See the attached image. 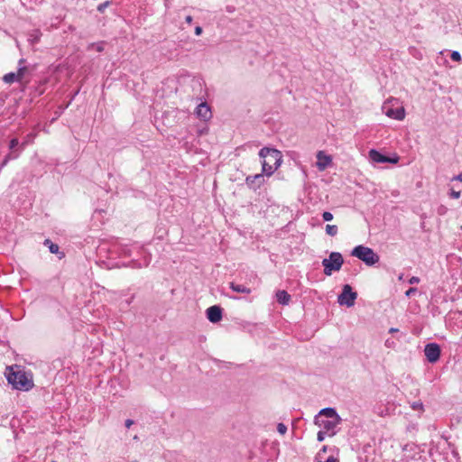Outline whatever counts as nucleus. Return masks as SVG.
Returning a JSON list of instances; mask_svg holds the SVG:
<instances>
[{"instance_id":"nucleus-1","label":"nucleus","mask_w":462,"mask_h":462,"mask_svg":"<svg viewBox=\"0 0 462 462\" xmlns=\"http://www.w3.org/2000/svg\"><path fill=\"white\" fill-rule=\"evenodd\" d=\"M341 418L334 408H324L314 418V423L328 432V437H333L338 430Z\"/></svg>"},{"instance_id":"nucleus-2","label":"nucleus","mask_w":462,"mask_h":462,"mask_svg":"<svg viewBox=\"0 0 462 462\" xmlns=\"http://www.w3.org/2000/svg\"><path fill=\"white\" fill-rule=\"evenodd\" d=\"M259 156L263 158L262 168L263 172L266 176H271L282 161L281 152L273 148H262L259 152Z\"/></svg>"},{"instance_id":"nucleus-3","label":"nucleus","mask_w":462,"mask_h":462,"mask_svg":"<svg viewBox=\"0 0 462 462\" xmlns=\"http://www.w3.org/2000/svg\"><path fill=\"white\" fill-rule=\"evenodd\" d=\"M7 381L14 388L22 391H28L33 386L32 376L20 369L16 371L12 369L7 374Z\"/></svg>"},{"instance_id":"nucleus-4","label":"nucleus","mask_w":462,"mask_h":462,"mask_svg":"<svg viewBox=\"0 0 462 462\" xmlns=\"http://www.w3.org/2000/svg\"><path fill=\"white\" fill-rule=\"evenodd\" d=\"M351 255L358 258L363 261L367 265H374L379 262V255L374 252L373 249L365 246V245H357L356 246L352 252Z\"/></svg>"},{"instance_id":"nucleus-5","label":"nucleus","mask_w":462,"mask_h":462,"mask_svg":"<svg viewBox=\"0 0 462 462\" xmlns=\"http://www.w3.org/2000/svg\"><path fill=\"white\" fill-rule=\"evenodd\" d=\"M344 263L342 254L338 252H332L328 258L322 260V265L324 267V273L327 276L332 274L333 272H337L341 269Z\"/></svg>"},{"instance_id":"nucleus-6","label":"nucleus","mask_w":462,"mask_h":462,"mask_svg":"<svg viewBox=\"0 0 462 462\" xmlns=\"http://www.w3.org/2000/svg\"><path fill=\"white\" fill-rule=\"evenodd\" d=\"M357 298V293L353 291L352 287L349 284H345L342 289V292L337 297V302L341 306L352 307L355 305V301Z\"/></svg>"},{"instance_id":"nucleus-7","label":"nucleus","mask_w":462,"mask_h":462,"mask_svg":"<svg viewBox=\"0 0 462 462\" xmlns=\"http://www.w3.org/2000/svg\"><path fill=\"white\" fill-rule=\"evenodd\" d=\"M424 354H425L427 360L430 363L434 364L439 359L440 347L436 343L427 344L424 348Z\"/></svg>"},{"instance_id":"nucleus-8","label":"nucleus","mask_w":462,"mask_h":462,"mask_svg":"<svg viewBox=\"0 0 462 462\" xmlns=\"http://www.w3.org/2000/svg\"><path fill=\"white\" fill-rule=\"evenodd\" d=\"M369 160L373 163H396L398 162V157H388L380 152L372 149L369 151Z\"/></svg>"},{"instance_id":"nucleus-9","label":"nucleus","mask_w":462,"mask_h":462,"mask_svg":"<svg viewBox=\"0 0 462 462\" xmlns=\"http://www.w3.org/2000/svg\"><path fill=\"white\" fill-rule=\"evenodd\" d=\"M383 111L387 116L391 118H394L397 120H402L404 118V106H400L394 109L389 107L387 105H383Z\"/></svg>"},{"instance_id":"nucleus-10","label":"nucleus","mask_w":462,"mask_h":462,"mask_svg":"<svg viewBox=\"0 0 462 462\" xmlns=\"http://www.w3.org/2000/svg\"><path fill=\"white\" fill-rule=\"evenodd\" d=\"M332 162V158L329 155H327L323 151H319L317 153V168L319 171H322L326 170Z\"/></svg>"},{"instance_id":"nucleus-11","label":"nucleus","mask_w":462,"mask_h":462,"mask_svg":"<svg viewBox=\"0 0 462 462\" xmlns=\"http://www.w3.org/2000/svg\"><path fill=\"white\" fill-rule=\"evenodd\" d=\"M207 318L212 323H217L222 319V310L219 306L214 305L207 310Z\"/></svg>"},{"instance_id":"nucleus-12","label":"nucleus","mask_w":462,"mask_h":462,"mask_svg":"<svg viewBox=\"0 0 462 462\" xmlns=\"http://www.w3.org/2000/svg\"><path fill=\"white\" fill-rule=\"evenodd\" d=\"M196 114L203 120H208L211 117V111L207 103H200L196 109Z\"/></svg>"},{"instance_id":"nucleus-13","label":"nucleus","mask_w":462,"mask_h":462,"mask_svg":"<svg viewBox=\"0 0 462 462\" xmlns=\"http://www.w3.org/2000/svg\"><path fill=\"white\" fill-rule=\"evenodd\" d=\"M245 181L250 188L256 189L263 183L264 178L263 174H255L254 176H248Z\"/></svg>"},{"instance_id":"nucleus-14","label":"nucleus","mask_w":462,"mask_h":462,"mask_svg":"<svg viewBox=\"0 0 462 462\" xmlns=\"http://www.w3.org/2000/svg\"><path fill=\"white\" fill-rule=\"evenodd\" d=\"M411 408L415 412V417L420 418L424 412V406L420 400L411 402Z\"/></svg>"},{"instance_id":"nucleus-15","label":"nucleus","mask_w":462,"mask_h":462,"mask_svg":"<svg viewBox=\"0 0 462 462\" xmlns=\"http://www.w3.org/2000/svg\"><path fill=\"white\" fill-rule=\"evenodd\" d=\"M276 299L280 304L287 305L291 300V295L286 291H278L276 293Z\"/></svg>"},{"instance_id":"nucleus-16","label":"nucleus","mask_w":462,"mask_h":462,"mask_svg":"<svg viewBox=\"0 0 462 462\" xmlns=\"http://www.w3.org/2000/svg\"><path fill=\"white\" fill-rule=\"evenodd\" d=\"M151 259L149 257H144L143 260V263H140L138 261H131L129 262L125 266L134 268V269H139L143 267H147L150 264Z\"/></svg>"},{"instance_id":"nucleus-17","label":"nucleus","mask_w":462,"mask_h":462,"mask_svg":"<svg viewBox=\"0 0 462 462\" xmlns=\"http://www.w3.org/2000/svg\"><path fill=\"white\" fill-rule=\"evenodd\" d=\"M229 287L234 291L238 292V293H245V294L251 293V289L246 287V286H245V285H243V284H237V283H235V282H230L229 283Z\"/></svg>"},{"instance_id":"nucleus-18","label":"nucleus","mask_w":462,"mask_h":462,"mask_svg":"<svg viewBox=\"0 0 462 462\" xmlns=\"http://www.w3.org/2000/svg\"><path fill=\"white\" fill-rule=\"evenodd\" d=\"M41 36H42V32L39 30H32L29 33L28 41L30 42V43L32 45L36 44L39 42Z\"/></svg>"},{"instance_id":"nucleus-19","label":"nucleus","mask_w":462,"mask_h":462,"mask_svg":"<svg viewBox=\"0 0 462 462\" xmlns=\"http://www.w3.org/2000/svg\"><path fill=\"white\" fill-rule=\"evenodd\" d=\"M3 80L7 84H11L15 81H20L21 79H19V75L14 72H10L4 76Z\"/></svg>"},{"instance_id":"nucleus-20","label":"nucleus","mask_w":462,"mask_h":462,"mask_svg":"<svg viewBox=\"0 0 462 462\" xmlns=\"http://www.w3.org/2000/svg\"><path fill=\"white\" fill-rule=\"evenodd\" d=\"M44 245L48 246L51 254H59L60 247L57 244L52 243L50 239H45Z\"/></svg>"},{"instance_id":"nucleus-21","label":"nucleus","mask_w":462,"mask_h":462,"mask_svg":"<svg viewBox=\"0 0 462 462\" xmlns=\"http://www.w3.org/2000/svg\"><path fill=\"white\" fill-rule=\"evenodd\" d=\"M88 51L101 52L104 51V42L91 43L88 46Z\"/></svg>"},{"instance_id":"nucleus-22","label":"nucleus","mask_w":462,"mask_h":462,"mask_svg":"<svg viewBox=\"0 0 462 462\" xmlns=\"http://www.w3.org/2000/svg\"><path fill=\"white\" fill-rule=\"evenodd\" d=\"M338 232V228L335 225H327L326 233L330 236H335Z\"/></svg>"},{"instance_id":"nucleus-23","label":"nucleus","mask_w":462,"mask_h":462,"mask_svg":"<svg viewBox=\"0 0 462 462\" xmlns=\"http://www.w3.org/2000/svg\"><path fill=\"white\" fill-rule=\"evenodd\" d=\"M18 155H19V154H14V153H12V152L8 153V154L5 157V159L3 160V162H2V163H1V165H0V170H1L2 168H4V167L8 163V162H9L10 160L16 159V158L18 157Z\"/></svg>"},{"instance_id":"nucleus-24","label":"nucleus","mask_w":462,"mask_h":462,"mask_svg":"<svg viewBox=\"0 0 462 462\" xmlns=\"http://www.w3.org/2000/svg\"><path fill=\"white\" fill-rule=\"evenodd\" d=\"M24 62V60L23 59H21L19 60V68H18V71H17V75H19V79H22L23 75H24V72L27 70V68L25 66H22V64Z\"/></svg>"},{"instance_id":"nucleus-25","label":"nucleus","mask_w":462,"mask_h":462,"mask_svg":"<svg viewBox=\"0 0 462 462\" xmlns=\"http://www.w3.org/2000/svg\"><path fill=\"white\" fill-rule=\"evenodd\" d=\"M416 295H420V296L421 295V292L417 288L411 287V288L406 290V297L411 298Z\"/></svg>"},{"instance_id":"nucleus-26","label":"nucleus","mask_w":462,"mask_h":462,"mask_svg":"<svg viewBox=\"0 0 462 462\" xmlns=\"http://www.w3.org/2000/svg\"><path fill=\"white\" fill-rule=\"evenodd\" d=\"M34 137H35V134H32V133L28 134L25 136L24 141H23V142L22 143V144H21L22 148H23L26 144H28V143H30L31 142H32V141H33V139H34Z\"/></svg>"},{"instance_id":"nucleus-27","label":"nucleus","mask_w":462,"mask_h":462,"mask_svg":"<svg viewBox=\"0 0 462 462\" xmlns=\"http://www.w3.org/2000/svg\"><path fill=\"white\" fill-rule=\"evenodd\" d=\"M452 60L460 62L462 60V57L457 51H453L450 55Z\"/></svg>"},{"instance_id":"nucleus-28","label":"nucleus","mask_w":462,"mask_h":462,"mask_svg":"<svg viewBox=\"0 0 462 462\" xmlns=\"http://www.w3.org/2000/svg\"><path fill=\"white\" fill-rule=\"evenodd\" d=\"M277 431L281 435H284L287 432V426L283 423H278L277 425Z\"/></svg>"},{"instance_id":"nucleus-29","label":"nucleus","mask_w":462,"mask_h":462,"mask_svg":"<svg viewBox=\"0 0 462 462\" xmlns=\"http://www.w3.org/2000/svg\"><path fill=\"white\" fill-rule=\"evenodd\" d=\"M326 436H328V432H324L323 430H320L317 434L318 441L322 442L325 439Z\"/></svg>"},{"instance_id":"nucleus-30","label":"nucleus","mask_w":462,"mask_h":462,"mask_svg":"<svg viewBox=\"0 0 462 462\" xmlns=\"http://www.w3.org/2000/svg\"><path fill=\"white\" fill-rule=\"evenodd\" d=\"M322 218L324 221L328 222V221H331L333 219V214L328 212V211H325L323 214H322Z\"/></svg>"},{"instance_id":"nucleus-31","label":"nucleus","mask_w":462,"mask_h":462,"mask_svg":"<svg viewBox=\"0 0 462 462\" xmlns=\"http://www.w3.org/2000/svg\"><path fill=\"white\" fill-rule=\"evenodd\" d=\"M419 449L420 448L416 445H412V447H411V450H414V456L411 457V459H415L416 455H418L419 457L420 458L421 456H420V451Z\"/></svg>"},{"instance_id":"nucleus-32","label":"nucleus","mask_w":462,"mask_h":462,"mask_svg":"<svg viewBox=\"0 0 462 462\" xmlns=\"http://www.w3.org/2000/svg\"><path fill=\"white\" fill-rule=\"evenodd\" d=\"M19 144V141L17 138H13L9 143V148L14 150Z\"/></svg>"},{"instance_id":"nucleus-33","label":"nucleus","mask_w":462,"mask_h":462,"mask_svg":"<svg viewBox=\"0 0 462 462\" xmlns=\"http://www.w3.org/2000/svg\"><path fill=\"white\" fill-rule=\"evenodd\" d=\"M460 195H461V192L460 191H456L454 189H451L450 190V193H449V196L452 198V199H459L460 198Z\"/></svg>"},{"instance_id":"nucleus-34","label":"nucleus","mask_w":462,"mask_h":462,"mask_svg":"<svg viewBox=\"0 0 462 462\" xmlns=\"http://www.w3.org/2000/svg\"><path fill=\"white\" fill-rule=\"evenodd\" d=\"M410 52H411L412 55L416 56V58H417V59H420V58H421V56H422V55H421V53H420V51H416L414 48H411V49H410Z\"/></svg>"},{"instance_id":"nucleus-35","label":"nucleus","mask_w":462,"mask_h":462,"mask_svg":"<svg viewBox=\"0 0 462 462\" xmlns=\"http://www.w3.org/2000/svg\"><path fill=\"white\" fill-rule=\"evenodd\" d=\"M408 282L410 284H416V283H419L420 282V278L416 277V276H413L411 278L409 279Z\"/></svg>"},{"instance_id":"nucleus-36","label":"nucleus","mask_w":462,"mask_h":462,"mask_svg":"<svg viewBox=\"0 0 462 462\" xmlns=\"http://www.w3.org/2000/svg\"><path fill=\"white\" fill-rule=\"evenodd\" d=\"M109 3L108 2H105L103 4H100L97 7V10L99 12H103L105 10V8H106L108 6Z\"/></svg>"},{"instance_id":"nucleus-37","label":"nucleus","mask_w":462,"mask_h":462,"mask_svg":"<svg viewBox=\"0 0 462 462\" xmlns=\"http://www.w3.org/2000/svg\"><path fill=\"white\" fill-rule=\"evenodd\" d=\"M134 423V420H131V419H127V420H125V427H126V428H130Z\"/></svg>"},{"instance_id":"nucleus-38","label":"nucleus","mask_w":462,"mask_h":462,"mask_svg":"<svg viewBox=\"0 0 462 462\" xmlns=\"http://www.w3.org/2000/svg\"><path fill=\"white\" fill-rule=\"evenodd\" d=\"M452 180H458V181H462V172H460L459 174L454 176L452 178Z\"/></svg>"},{"instance_id":"nucleus-39","label":"nucleus","mask_w":462,"mask_h":462,"mask_svg":"<svg viewBox=\"0 0 462 462\" xmlns=\"http://www.w3.org/2000/svg\"><path fill=\"white\" fill-rule=\"evenodd\" d=\"M202 33V28L200 26H197L195 28V34L196 35H200Z\"/></svg>"},{"instance_id":"nucleus-40","label":"nucleus","mask_w":462,"mask_h":462,"mask_svg":"<svg viewBox=\"0 0 462 462\" xmlns=\"http://www.w3.org/2000/svg\"><path fill=\"white\" fill-rule=\"evenodd\" d=\"M185 21L187 23H191L193 21L192 16H190V15L186 16Z\"/></svg>"},{"instance_id":"nucleus-41","label":"nucleus","mask_w":462,"mask_h":462,"mask_svg":"<svg viewBox=\"0 0 462 462\" xmlns=\"http://www.w3.org/2000/svg\"><path fill=\"white\" fill-rule=\"evenodd\" d=\"M226 10H227V12L232 13V12H234L235 8L233 6H227Z\"/></svg>"},{"instance_id":"nucleus-42","label":"nucleus","mask_w":462,"mask_h":462,"mask_svg":"<svg viewBox=\"0 0 462 462\" xmlns=\"http://www.w3.org/2000/svg\"><path fill=\"white\" fill-rule=\"evenodd\" d=\"M327 449H328V447L323 446L322 448L320 449V452H327Z\"/></svg>"},{"instance_id":"nucleus-43","label":"nucleus","mask_w":462,"mask_h":462,"mask_svg":"<svg viewBox=\"0 0 462 462\" xmlns=\"http://www.w3.org/2000/svg\"><path fill=\"white\" fill-rule=\"evenodd\" d=\"M416 426H417V423H415V422H411V429H413V430H414V429L416 428Z\"/></svg>"},{"instance_id":"nucleus-44","label":"nucleus","mask_w":462,"mask_h":462,"mask_svg":"<svg viewBox=\"0 0 462 462\" xmlns=\"http://www.w3.org/2000/svg\"><path fill=\"white\" fill-rule=\"evenodd\" d=\"M402 276H403V274H402V273H401V274L399 275L398 279H399V280H402Z\"/></svg>"},{"instance_id":"nucleus-45","label":"nucleus","mask_w":462,"mask_h":462,"mask_svg":"<svg viewBox=\"0 0 462 462\" xmlns=\"http://www.w3.org/2000/svg\"><path fill=\"white\" fill-rule=\"evenodd\" d=\"M395 331H397V329H395V328H391L390 329V332H395Z\"/></svg>"},{"instance_id":"nucleus-46","label":"nucleus","mask_w":462,"mask_h":462,"mask_svg":"<svg viewBox=\"0 0 462 462\" xmlns=\"http://www.w3.org/2000/svg\"><path fill=\"white\" fill-rule=\"evenodd\" d=\"M392 345V342H389V340H386V345Z\"/></svg>"},{"instance_id":"nucleus-47","label":"nucleus","mask_w":462,"mask_h":462,"mask_svg":"<svg viewBox=\"0 0 462 462\" xmlns=\"http://www.w3.org/2000/svg\"><path fill=\"white\" fill-rule=\"evenodd\" d=\"M392 345V342H389V340H386V345Z\"/></svg>"},{"instance_id":"nucleus-48","label":"nucleus","mask_w":462,"mask_h":462,"mask_svg":"<svg viewBox=\"0 0 462 462\" xmlns=\"http://www.w3.org/2000/svg\"><path fill=\"white\" fill-rule=\"evenodd\" d=\"M51 462H56V461H51Z\"/></svg>"}]
</instances>
